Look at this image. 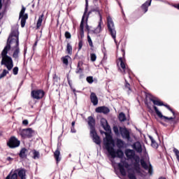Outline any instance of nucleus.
Here are the masks:
<instances>
[{
    "label": "nucleus",
    "instance_id": "f257e3e1",
    "mask_svg": "<svg viewBox=\"0 0 179 179\" xmlns=\"http://www.w3.org/2000/svg\"><path fill=\"white\" fill-rule=\"evenodd\" d=\"M124 155L127 158V160H134V167H139V164L141 163V167H143L144 170L148 171V174H150V176L153 175V166H152V164H150V162H148V164L144 159H141L139 156L136 155L134 150H125Z\"/></svg>",
    "mask_w": 179,
    "mask_h": 179
},
{
    "label": "nucleus",
    "instance_id": "f03ea898",
    "mask_svg": "<svg viewBox=\"0 0 179 179\" xmlns=\"http://www.w3.org/2000/svg\"><path fill=\"white\" fill-rule=\"evenodd\" d=\"M103 145L105 146V149H106L112 159H115V157L122 159L124 157V152H122L120 148L117 149L116 151L114 149L115 144L114 143V141H113V138H111V136L106 137V140L104 141Z\"/></svg>",
    "mask_w": 179,
    "mask_h": 179
},
{
    "label": "nucleus",
    "instance_id": "7ed1b4c3",
    "mask_svg": "<svg viewBox=\"0 0 179 179\" xmlns=\"http://www.w3.org/2000/svg\"><path fill=\"white\" fill-rule=\"evenodd\" d=\"M8 43L10 46L12 45V44H14L15 50L13 54V58L19 59V54H20V48H19V31H12L8 38L7 43Z\"/></svg>",
    "mask_w": 179,
    "mask_h": 179
},
{
    "label": "nucleus",
    "instance_id": "20e7f679",
    "mask_svg": "<svg viewBox=\"0 0 179 179\" xmlns=\"http://www.w3.org/2000/svg\"><path fill=\"white\" fill-rule=\"evenodd\" d=\"M10 50V45L9 42L7 43V45L5 46L3 50L1 52V65H4L7 68L8 71H12L13 69V60L12 57L8 56V51Z\"/></svg>",
    "mask_w": 179,
    "mask_h": 179
},
{
    "label": "nucleus",
    "instance_id": "39448f33",
    "mask_svg": "<svg viewBox=\"0 0 179 179\" xmlns=\"http://www.w3.org/2000/svg\"><path fill=\"white\" fill-rule=\"evenodd\" d=\"M153 108L159 118H161V120H164L165 122H170L171 125H176V124H177V120H176V112H174L173 109H171V110L170 111L171 113H172L173 117H169L163 115V114H162V112H160L155 106H153Z\"/></svg>",
    "mask_w": 179,
    "mask_h": 179
},
{
    "label": "nucleus",
    "instance_id": "423d86ee",
    "mask_svg": "<svg viewBox=\"0 0 179 179\" xmlns=\"http://www.w3.org/2000/svg\"><path fill=\"white\" fill-rule=\"evenodd\" d=\"M107 26L112 38L114 40L115 43H117V31L115 30V26L114 25L113 18H111L110 16L107 17Z\"/></svg>",
    "mask_w": 179,
    "mask_h": 179
},
{
    "label": "nucleus",
    "instance_id": "0eeeda50",
    "mask_svg": "<svg viewBox=\"0 0 179 179\" xmlns=\"http://www.w3.org/2000/svg\"><path fill=\"white\" fill-rule=\"evenodd\" d=\"M132 148L134 149V150H136V153H142L143 157H145V159H149V155L148 154V151L146 150V147H145V145H142L141 142H135L132 145Z\"/></svg>",
    "mask_w": 179,
    "mask_h": 179
},
{
    "label": "nucleus",
    "instance_id": "6e6552de",
    "mask_svg": "<svg viewBox=\"0 0 179 179\" xmlns=\"http://www.w3.org/2000/svg\"><path fill=\"white\" fill-rule=\"evenodd\" d=\"M19 135L24 139L26 138H31L33 136V129L31 128L20 129L18 131Z\"/></svg>",
    "mask_w": 179,
    "mask_h": 179
},
{
    "label": "nucleus",
    "instance_id": "1a4fd4ad",
    "mask_svg": "<svg viewBox=\"0 0 179 179\" xmlns=\"http://www.w3.org/2000/svg\"><path fill=\"white\" fill-rule=\"evenodd\" d=\"M24 12H26V8L22 6L19 16V19H21V27H24L26 25V20H27L29 17V15L27 14H24Z\"/></svg>",
    "mask_w": 179,
    "mask_h": 179
},
{
    "label": "nucleus",
    "instance_id": "9d476101",
    "mask_svg": "<svg viewBox=\"0 0 179 179\" xmlns=\"http://www.w3.org/2000/svg\"><path fill=\"white\" fill-rule=\"evenodd\" d=\"M7 145L10 148V149H15V148H19L20 146V141L17 140L16 137H11L7 143Z\"/></svg>",
    "mask_w": 179,
    "mask_h": 179
},
{
    "label": "nucleus",
    "instance_id": "9b49d317",
    "mask_svg": "<svg viewBox=\"0 0 179 179\" xmlns=\"http://www.w3.org/2000/svg\"><path fill=\"white\" fill-rule=\"evenodd\" d=\"M45 92L42 90H34L31 92V96L36 100H40L44 97Z\"/></svg>",
    "mask_w": 179,
    "mask_h": 179
},
{
    "label": "nucleus",
    "instance_id": "f8f14e48",
    "mask_svg": "<svg viewBox=\"0 0 179 179\" xmlns=\"http://www.w3.org/2000/svg\"><path fill=\"white\" fill-rule=\"evenodd\" d=\"M117 166L122 176H127V171H125V169H128V167H129V164L126 161H121L117 164ZM124 167H125V169H124Z\"/></svg>",
    "mask_w": 179,
    "mask_h": 179
},
{
    "label": "nucleus",
    "instance_id": "ddd939ff",
    "mask_svg": "<svg viewBox=\"0 0 179 179\" xmlns=\"http://www.w3.org/2000/svg\"><path fill=\"white\" fill-rule=\"evenodd\" d=\"M150 101H152L153 103V104L155 106H164V107H166L169 111H171V108H170V106L167 105V104H164L163 103L162 101H160V100L157 99V98L153 96H151L150 97Z\"/></svg>",
    "mask_w": 179,
    "mask_h": 179
},
{
    "label": "nucleus",
    "instance_id": "4468645a",
    "mask_svg": "<svg viewBox=\"0 0 179 179\" xmlns=\"http://www.w3.org/2000/svg\"><path fill=\"white\" fill-rule=\"evenodd\" d=\"M90 136L91 138H92L93 142L100 146V145L101 144V141L100 140V136L97 135V132H96V130L90 131Z\"/></svg>",
    "mask_w": 179,
    "mask_h": 179
},
{
    "label": "nucleus",
    "instance_id": "2eb2a0df",
    "mask_svg": "<svg viewBox=\"0 0 179 179\" xmlns=\"http://www.w3.org/2000/svg\"><path fill=\"white\" fill-rule=\"evenodd\" d=\"M120 135L124 139H127L129 141L131 139V136L129 135V131L127 129V128L120 127Z\"/></svg>",
    "mask_w": 179,
    "mask_h": 179
},
{
    "label": "nucleus",
    "instance_id": "dca6fc26",
    "mask_svg": "<svg viewBox=\"0 0 179 179\" xmlns=\"http://www.w3.org/2000/svg\"><path fill=\"white\" fill-rule=\"evenodd\" d=\"M15 174L17 175L18 177L21 179H26V169L23 168H20L17 169H15L14 171Z\"/></svg>",
    "mask_w": 179,
    "mask_h": 179
},
{
    "label": "nucleus",
    "instance_id": "f3484780",
    "mask_svg": "<svg viewBox=\"0 0 179 179\" xmlns=\"http://www.w3.org/2000/svg\"><path fill=\"white\" fill-rule=\"evenodd\" d=\"M96 113L102 114H108L110 113V109L106 106H99L95 109Z\"/></svg>",
    "mask_w": 179,
    "mask_h": 179
},
{
    "label": "nucleus",
    "instance_id": "a211bd4d",
    "mask_svg": "<svg viewBox=\"0 0 179 179\" xmlns=\"http://www.w3.org/2000/svg\"><path fill=\"white\" fill-rule=\"evenodd\" d=\"M152 5V0L145 1L143 4L141 5V9L143 13H146L149 9V6Z\"/></svg>",
    "mask_w": 179,
    "mask_h": 179
},
{
    "label": "nucleus",
    "instance_id": "6ab92c4d",
    "mask_svg": "<svg viewBox=\"0 0 179 179\" xmlns=\"http://www.w3.org/2000/svg\"><path fill=\"white\" fill-rule=\"evenodd\" d=\"M94 118H93L92 116L88 117V125L90 127V131H96V129L94 128Z\"/></svg>",
    "mask_w": 179,
    "mask_h": 179
},
{
    "label": "nucleus",
    "instance_id": "aec40b11",
    "mask_svg": "<svg viewBox=\"0 0 179 179\" xmlns=\"http://www.w3.org/2000/svg\"><path fill=\"white\" fill-rule=\"evenodd\" d=\"M93 12H95L96 15H99V20H103V17L101 16V10H100V8L99 7H96L95 8H92L89 13H88V15H90V13H93Z\"/></svg>",
    "mask_w": 179,
    "mask_h": 179
},
{
    "label": "nucleus",
    "instance_id": "412c9836",
    "mask_svg": "<svg viewBox=\"0 0 179 179\" xmlns=\"http://www.w3.org/2000/svg\"><path fill=\"white\" fill-rule=\"evenodd\" d=\"M90 100L93 106H97V104H99V99L94 92L91 93Z\"/></svg>",
    "mask_w": 179,
    "mask_h": 179
},
{
    "label": "nucleus",
    "instance_id": "4be33fe9",
    "mask_svg": "<svg viewBox=\"0 0 179 179\" xmlns=\"http://www.w3.org/2000/svg\"><path fill=\"white\" fill-rule=\"evenodd\" d=\"M101 124L105 131H110V125H108L107 120L104 118L101 119Z\"/></svg>",
    "mask_w": 179,
    "mask_h": 179
},
{
    "label": "nucleus",
    "instance_id": "5701e85b",
    "mask_svg": "<svg viewBox=\"0 0 179 179\" xmlns=\"http://www.w3.org/2000/svg\"><path fill=\"white\" fill-rule=\"evenodd\" d=\"M86 13H87V12L85 10L84 15H83L82 20L80 24V30H83L85 28V19L87 20V17H88V16L86 15Z\"/></svg>",
    "mask_w": 179,
    "mask_h": 179
},
{
    "label": "nucleus",
    "instance_id": "b1692460",
    "mask_svg": "<svg viewBox=\"0 0 179 179\" xmlns=\"http://www.w3.org/2000/svg\"><path fill=\"white\" fill-rule=\"evenodd\" d=\"M61 152H59V148H57V149L54 152V157L57 162V163H59L61 162Z\"/></svg>",
    "mask_w": 179,
    "mask_h": 179
},
{
    "label": "nucleus",
    "instance_id": "393cba45",
    "mask_svg": "<svg viewBox=\"0 0 179 179\" xmlns=\"http://www.w3.org/2000/svg\"><path fill=\"white\" fill-rule=\"evenodd\" d=\"M19 156L21 159H26V157H27V149L25 148H22L19 153Z\"/></svg>",
    "mask_w": 179,
    "mask_h": 179
},
{
    "label": "nucleus",
    "instance_id": "a878e982",
    "mask_svg": "<svg viewBox=\"0 0 179 179\" xmlns=\"http://www.w3.org/2000/svg\"><path fill=\"white\" fill-rule=\"evenodd\" d=\"M118 64H120V67L122 68V72L125 73V69H127V66L125 65V63L124 62V60H122V57H120L117 60V65Z\"/></svg>",
    "mask_w": 179,
    "mask_h": 179
},
{
    "label": "nucleus",
    "instance_id": "bb28decb",
    "mask_svg": "<svg viewBox=\"0 0 179 179\" xmlns=\"http://www.w3.org/2000/svg\"><path fill=\"white\" fill-rule=\"evenodd\" d=\"M124 90H127L128 94L132 93V89H131V85L128 83V81L125 79Z\"/></svg>",
    "mask_w": 179,
    "mask_h": 179
},
{
    "label": "nucleus",
    "instance_id": "cd10ccee",
    "mask_svg": "<svg viewBox=\"0 0 179 179\" xmlns=\"http://www.w3.org/2000/svg\"><path fill=\"white\" fill-rule=\"evenodd\" d=\"M43 19H44V14H41L38 17V19L36 23V29H40V27H41V24L43 23Z\"/></svg>",
    "mask_w": 179,
    "mask_h": 179
},
{
    "label": "nucleus",
    "instance_id": "c85d7f7f",
    "mask_svg": "<svg viewBox=\"0 0 179 179\" xmlns=\"http://www.w3.org/2000/svg\"><path fill=\"white\" fill-rule=\"evenodd\" d=\"M116 146L118 148V149H122V148L125 146V143L124 142V141L118 138L116 141Z\"/></svg>",
    "mask_w": 179,
    "mask_h": 179
},
{
    "label": "nucleus",
    "instance_id": "c756f323",
    "mask_svg": "<svg viewBox=\"0 0 179 179\" xmlns=\"http://www.w3.org/2000/svg\"><path fill=\"white\" fill-rule=\"evenodd\" d=\"M101 23H103V20H101V21L99 20V23L97 27L94 31H92L94 34H99V33L101 31Z\"/></svg>",
    "mask_w": 179,
    "mask_h": 179
},
{
    "label": "nucleus",
    "instance_id": "7c9ffc66",
    "mask_svg": "<svg viewBox=\"0 0 179 179\" xmlns=\"http://www.w3.org/2000/svg\"><path fill=\"white\" fill-rule=\"evenodd\" d=\"M6 179H17V174L13 172V170L6 177Z\"/></svg>",
    "mask_w": 179,
    "mask_h": 179
},
{
    "label": "nucleus",
    "instance_id": "2f4dec72",
    "mask_svg": "<svg viewBox=\"0 0 179 179\" xmlns=\"http://www.w3.org/2000/svg\"><path fill=\"white\" fill-rule=\"evenodd\" d=\"M119 120L121 122H124V121H127V116L125 115V113H120L119 114Z\"/></svg>",
    "mask_w": 179,
    "mask_h": 179
},
{
    "label": "nucleus",
    "instance_id": "473e14b6",
    "mask_svg": "<svg viewBox=\"0 0 179 179\" xmlns=\"http://www.w3.org/2000/svg\"><path fill=\"white\" fill-rule=\"evenodd\" d=\"M33 159H34V160H37V159H40V152L38 151L34 150Z\"/></svg>",
    "mask_w": 179,
    "mask_h": 179
},
{
    "label": "nucleus",
    "instance_id": "72a5a7b5",
    "mask_svg": "<svg viewBox=\"0 0 179 179\" xmlns=\"http://www.w3.org/2000/svg\"><path fill=\"white\" fill-rule=\"evenodd\" d=\"M66 52L69 55H72V45L70 43H67Z\"/></svg>",
    "mask_w": 179,
    "mask_h": 179
},
{
    "label": "nucleus",
    "instance_id": "f704fd0d",
    "mask_svg": "<svg viewBox=\"0 0 179 179\" xmlns=\"http://www.w3.org/2000/svg\"><path fill=\"white\" fill-rule=\"evenodd\" d=\"M9 73V70L3 69V72L0 74V79H2Z\"/></svg>",
    "mask_w": 179,
    "mask_h": 179
},
{
    "label": "nucleus",
    "instance_id": "c9c22d12",
    "mask_svg": "<svg viewBox=\"0 0 179 179\" xmlns=\"http://www.w3.org/2000/svg\"><path fill=\"white\" fill-rule=\"evenodd\" d=\"M69 58H71L69 55L62 57V61L63 64H64V65H68V64H69V62H68Z\"/></svg>",
    "mask_w": 179,
    "mask_h": 179
},
{
    "label": "nucleus",
    "instance_id": "e433bc0d",
    "mask_svg": "<svg viewBox=\"0 0 179 179\" xmlns=\"http://www.w3.org/2000/svg\"><path fill=\"white\" fill-rule=\"evenodd\" d=\"M90 58H91V61L92 62H94L96 61V59H97V56L94 53H91Z\"/></svg>",
    "mask_w": 179,
    "mask_h": 179
},
{
    "label": "nucleus",
    "instance_id": "4c0bfd02",
    "mask_svg": "<svg viewBox=\"0 0 179 179\" xmlns=\"http://www.w3.org/2000/svg\"><path fill=\"white\" fill-rule=\"evenodd\" d=\"M87 41L90 47L93 48V41H92V38H90V36H87Z\"/></svg>",
    "mask_w": 179,
    "mask_h": 179
},
{
    "label": "nucleus",
    "instance_id": "58836bf2",
    "mask_svg": "<svg viewBox=\"0 0 179 179\" xmlns=\"http://www.w3.org/2000/svg\"><path fill=\"white\" fill-rule=\"evenodd\" d=\"M18 73H19V67L17 66L14 67L13 69V75H17Z\"/></svg>",
    "mask_w": 179,
    "mask_h": 179
},
{
    "label": "nucleus",
    "instance_id": "ea45409f",
    "mask_svg": "<svg viewBox=\"0 0 179 179\" xmlns=\"http://www.w3.org/2000/svg\"><path fill=\"white\" fill-rule=\"evenodd\" d=\"M152 148H154V149H157L159 148V144L156 143V141H154L151 143Z\"/></svg>",
    "mask_w": 179,
    "mask_h": 179
},
{
    "label": "nucleus",
    "instance_id": "a19ab883",
    "mask_svg": "<svg viewBox=\"0 0 179 179\" xmlns=\"http://www.w3.org/2000/svg\"><path fill=\"white\" fill-rule=\"evenodd\" d=\"M82 47H83V42L82 41V40H80L78 43V51H80V50H82Z\"/></svg>",
    "mask_w": 179,
    "mask_h": 179
},
{
    "label": "nucleus",
    "instance_id": "79ce46f5",
    "mask_svg": "<svg viewBox=\"0 0 179 179\" xmlns=\"http://www.w3.org/2000/svg\"><path fill=\"white\" fill-rule=\"evenodd\" d=\"M87 82H88V83H93L94 80H93V77L92 76H89V77H87Z\"/></svg>",
    "mask_w": 179,
    "mask_h": 179
},
{
    "label": "nucleus",
    "instance_id": "37998d69",
    "mask_svg": "<svg viewBox=\"0 0 179 179\" xmlns=\"http://www.w3.org/2000/svg\"><path fill=\"white\" fill-rule=\"evenodd\" d=\"M113 131H114L115 135H118V134H120V130L118 129V127L117 126H115L113 127Z\"/></svg>",
    "mask_w": 179,
    "mask_h": 179
},
{
    "label": "nucleus",
    "instance_id": "c03bdc74",
    "mask_svg": "<svg viewBox=\"0 0 179 179\" xmlns=\"http://www.w3.org/2000/svg\"><path fill=\"white\" fill-rule=\"evenodd\" d=\"M64 36L66 38H71L72 37V35H71L69 31H66Z\"/></svg>",
    "mask_w": 179,
    "mask_h": 179
},
{
    "label": "nucleus",
    "instance_id": "a18cd8bd",
    "mask_svg": "<svg viewBox=\"0 0 179 179\" xmlns=\"http://www.w3.org/2000/svg\"><path fill=\"white\" fill-rule=\"evenodd\" d=\"M128 177L129 179H136V177L134 173H129Z\"/></svg>",
    "mask_w": 179,
    "mask_h": 179
},
{
    "label": "nucleus",
    "instance_id": "49530a36",
    "mask_svg": "<svg viewBox=\"0 0 179 179\" xmlns=\"http://www.w3.org/2000/svg\"><path fill=\"white\" fill-rule=\"evenodd\" d=\"M76 73H82V69L80 67H79V63L78 64V68L76 71Z\"/></svg>",
    "mask_w": 179,
    "mask_h": 179
},
{
    "label": "nucleus",
    "instance_id": "de8ad7c7",
    "mask_svg": "<svg viewBox=\"0 0 179 179\" xmlns=\"http://www.w3.org/2000/svg\"><path fill=\"white\" fill-rule=\"evenodd\" d=\"M89 7V0H85V13L87 12V8Z\"/></svg>",
    "mask_w": 179,
    "mask_h": 179
},
{
    "label": "nucleus",
    "instance_id": "09e8293b",
    "mask_svg": "<svg viewBox=\"0 0 179 179\" xmlns=\"http://www.w3.org/2000/svg\"><path fill=\"white\" fill-rule=\"evenodd\" d=\"M80 34L81 38H83V37H84V36H85V31H84L83 29V30H80Z\"/></svg>",
    "mask_w": 179,
    "mask_h": 179
},
{
    "label": "nucleus",
    "instance_id": "8fccbe9b",
    "mask_svg": "<svg viewBox=\"0 0 179 179\" xmlns=\"http://www.w3.org/2000/svg\"><path fill=\"white\" fill-rule=\"evenodd\" d=\"M67 80L70 87L72 89V83H71V80H69V77H67Z\"/></svg>",
    "mask_w": 179,
    "mask_h": 179
},
{
    "label": "nucleus",
    "instance_id": "3c124183",
    "mask_svg": "<svg viewBox=\"0 0 179 179\" xmlns=\"http://www.w3.org/2000/svg\"><path fill=\"white\" fill-rule=\"evenodd\" d=\"M71 132L72 134H76V129H75V127H71Z\"/></svg>",
    "mask_w": 179,
    "mask_h": 179
},
{
    "label": "nucleus",
    "instance_id": "603ef678",
    "mask_svg": "<svg viewBox=\"0 0 179 179\" xmlns=\"http://www.w3.org/2000/svg\"><path fill=\"white\" fill-rule=\"evenodd\" d=\"M23 125H27L29 124V121L27 120H24L22 121Z\"/></svg>",
    "mask_w": 179,
    "mask_h": 179
},
{
    "label": "nucleus",
    "instance_id": "864d4df0",
    "mask_svg": "<svg viewBox=\"0 0 179 179\" xmlns=\"http://www.w3.org/2000/svg\"><path fill=\"white\" fill-rule=\"evenodd\" d=\"M150 139L151 141V143L156 141H155V138H153V137H152V136H150Z\"/></svg>",
    "mask_w": 179,
    "mask_h": 179
},
{
    "label": "nucleus",
    "instance_id": "5fc2aeb1",
    "mask_svg": "<svg viewBox=\"0 0 179 179\" xmlns=\"http://www.w3.org/2000/svg\"><path fill=\"white\" fill-rule=\"evenodd\" d=\"M150 139L151 141V143L156 141H155V138H153V137H152V136H150Z\"/></svg>",
    "mask_w": 179,
    "mask_h": 179
},
{
    "label": "nucleus",
    "instance_id": "6e6d98bb",
    "mask_svg": "<svg viewBox=\"0 0 179 179\" xmlns=\"http://www.w3.org/2000/svg\"><path fill=\"white\" fill-rule=\"evenodd\" d=\"M83 78H85V75H83V73H80V79H83Z\"/></svg>",
    "mask_w": 179,
    "mask_h": 179
},
{
    "label": "nucleus",
    "instance_id": "4d7b16f0",
    "mask_svg": "<svg viewBox=\"0 0 179 179\" xmlns=\"http://www.w3.org/2000/svg\"><path fill=\"white\" fill-rule=\"evenodd\" d=\"M86 29H87V30L89 31V33H91V31H90V28H89V25H87L86 26Z\"/></svg>",
    "mask_w": 179,
    "mask_h": 179
},
{
    "label": "nucleus",
    "instance_id": "13d9d810",
    "mask_svg": "<svg viewBox=\"0 0 179 179\" xmlns=\"http://www.w3.org/2000/svg\"><path fill=\"white\" fill-rule=\"evenodd\" d=\"M71 127H75V122H71Z\"/></svg>",
    "mask_w": 179,
    "mask_h": 179
},
{
    "label": "nucleus",
    "instance_id": "bf43d9fd",
    "mask_svg": "<svg viewBox=\"0 0 179 179\" xmlns=\"http://www.w3.org/2000/svg\"><path fill=\"white\" fill-rule=\"evenodd\" d=\"M0 9H2V0H0Z\"/></svg>",
    "mask_w": 179,
    "mask_h": 179
},
{
    "label": "nucleus",
    "instance_id": "052dcab7",
    "mask_svg": "<svg viewBox=\"0 0 179 179\" xmlns=\"http://www.w3.org/2000/svg\"><path fill=\"white\" fill-rule=\"evenodd\" d=\"M174 8H176V9L179 10V4L175 5Z\"/></svg>",
    "mask_w": 179,
    "mask_h": 179
},
{
    "label": "nucleus",
    "instance_id": "680f3d73",
    "mask_svg": "<svg viewBox=\"0 0 179 179\" xmlns=\"http://www.w3.org/2000/svg\"><path fill=\"white\" fill-rule=\"evenodd\" d=\"M7 160L8 162H10V160H12V158L10 157H8Z\"/></svg>",
    "mask_w": 179,
    "mask_h": 179
},
{
    "label": "nucleus",
    "instance_id": "e2e57ef3",
    "mask_svg": "<svg viewBox=\"0 0 179 179\" xmlns=\"http://www.w3.org/2000/svg\"><path fill=\"white\" fill-rule=\"evenodd\" d=\"M73 93H74V94H75V96H76V90H75V89H73Z\"/></svg>",
    "mask_w": 179,
    "mask_h": 179
},
{
    "label": "nucleus",
    "instance_id": "0e129e2a",
    "mask_svg": "<svg viewBox=\"0 0 179 179\" xmlns=\"http://www.w3.org/2000/svg\"><path fill=\"white\" fill-rule=\"evenodd\" d=\"M122 52H123V55H125V50H122Z\"/></svg>",
    "mask_w": 179,
    "mask_h": 179
},
{
    "label": "nucleus",
    "instance_id": "69168bd1",
    "mask_svg": "<svg viewBox=\"0 0 179 179\" xmlns=\"http://www.w3.org/2000/svg\"><path fill=\"white\" fill-rule=\"evenodd\" d=\"M34 45H37V42H36V43H34Z\"/></svg>",
    "mask_w": 179,
    "mask_h": 179
},
{
    "label": "nucleus",
    "instance_id": "338daca9",
    "mask_svg": "<svg viewBox=\"0 0 179 179\" xmlns=\"http://www.w3.org/2000/svg\"><path fill=\"white\" fill-rule=\"evenodd\" d=\"M95 1H99V0H95Z\"/></svg>",
    "mask_w": 179,
    "mask_h": 179
},
{
    "label": "nucleus",
    "instance_id": "774afa93",
    "mask_svg": "<svg viewBox=\"0 0 179 179\" xmlns=\"http://www.w3.org/2000/svg\"><path fill=\"white\" fill-rule=\"evenodd\" d=\"M0 16H1V13H0Z\"/></svg>",
    "mask_w": 179,
    "mask_h": 179
}]
</instances>
